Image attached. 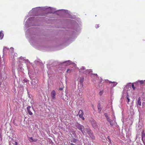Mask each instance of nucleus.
<instances>
[{
    "mask_svg": "<svg viewBox=\"0 0 145 145\" xmlns=\"http://www.w3.org/2000/svg\"><path fill=\"white\" fill-rule=\"evenodd\" d=\"M94 75L96 76H98V75L97 74H94Z\"/></svg>",
    "mask_w": 145,
    "mask_h": 145,
    "instance_id": "nucleus-33",
    "label": "nucleus"
},
{
    "mask_svg": "<svg viewBox=\"0 0 145 145\" xmlns=\"http://www.w3.org/2000/svg\"><path fill=\"white\" fill-rule=\"evenodd\" d=\"M112 82H111V81H109V82L110 83H112Z\"/></svg>",
    "mask_w": 145,
    "mask_h": 145,
    "instance_id": "nucleus-32",
    "label": "nucleus"
},
{
    "mask_svg": "<svg viewBox=\"0 0 145 145\" xmlns=\"http://www.w3.org/2000/svg\"><path fill=\"white\" fill-rule=\"evenodd\" d=\"M140 97H139L138 98V103L137 104V106H140L141 105V102L140 101Z\"/></svg>",
    "mask_w": 145,
    "mask_h": 145,
    "instance_id": "nucleus-8",
    "label": "nucleus"
},
{
    "mask_svg": "<svg viewBox=\"0 0 145 145\" xmlns=\"http://www.w3.org/2000/svg\"><path fill=\"white\" fill-rule=\"evenodd\" d=\"M10 49L12 50V52H14V48H13L11 47L10 48Z\"/></svg>",
    "mask_w": 145,
    "mask_h": 145,
    "instance_id": "nucleus-24",
    "label": "nucleus"
},
{
    "mask_svg": "<svg viewBox=\"0 0 145 145\" xmlns=\"http://www.w3.org/2000/svg\"><path fill=\"white\" fill-rule=\"evenodd\" d=\"M85 72H86L89 73L90 72V70L87 69L86 70Z\"/></svg>",
    "mask_w": 145,
    "mask_h": 145,
    "instance_id": "nucleus-20",
    "label": "nucleus"
},
{
    "mask_svg": "<svg viewBox=\"0 0 145 145\" xmlns=\"http://www.w3.org/2000/svg\"><path fill=\"white\" fill-rule=\"evenodd\" d=\"M84 80V78H83L81 77L80 78V82L81 83H82L83 81Z\"/></svg>",
    "mask_w": 145,
    "mask_h": 145,
    "instance_id": "nucleus-17",
    "label": "nucleus"
},
{
    "mask_svg": "<svg viewBox=\"0 0 145 145\" xmlns=\"http://www.w3.org/2000/svg\"><path fill=\"white\" fill-rule=\"evenodd\" d=\"M90 137L93 140L95 139V137L92 131L88 133Z\"/></svg>",
    "mask_w": 145,
    "mask_h": 145,
    "instance_id": "nucleus-7",
    "label": "nucleus"
},
{
    "mask_svg": "<svg viewBox=\"0 0 145 145\" xmlns=\"http://www.w3.org/2000/svg\"><path fill=\"white\" fill-rule=\"evenodd\" d=\"M144 103H145L143 102L142 103V105H143V104H144Z\"/></svg>",
    "mask_w": 145,
    "mask_h": 145,
    "instance_id": "nucleus-35",
    "label": "nucleus"
},
{
    "mask_svg": "<svg viewBox=\"0 0 145 145\" xmlns=\"http://www.w3.org/2000/svg\"><path fill=\"white\" fill-rule=\"evenodd\" d=\"M27 112L30 115H31L33 114V113L31 112V107L30 106H28L27 107Z\"/></svg>",
    "mask_w": 145,
    "mask_h": 145,
    "instance_id": "nucleus-6",
    "label": "nucleus"
},
{
    "mask_svg": "<svg viewBox=\"0 0 145 145\" xmlns=\"http://www.w3.org/2000/svg\"><path fill=\"white\" fill-rule=\"evenodd\" d=\"M86 68L84 67H82L80 69H79L80 72H81L82 71L84 70Z\"/></svg>",
    "mask_w": 145,
    "mask_h": 145,
    "instance_id": "nucleus-13",
    "label": "nucleus"
},
{
    "mask_svg": "<svg viewBox=\"0 0 145 145\" xmlns=\"http://www.w3.org/2000/svg\"><path fill=\"white\" fill-rule=\"evenodd\" d=\"M63 88H59V90H63Z\"/></svg>",
    "mask_w": 145,
    "mask_h": 145,
    "instance_id": "nucleus-31",
    "label": "nucleus"
},
{
    "mask_svg": "<svg viewBox=\"0 0 145 145\" xmlns=\"http://www.w3.org/2000/svg\"><path fill=\"white\" fill-rule=\"evenodd\" d=\"M76 140L74 139V138H73V140H72V141H71V142H72L74 143H76Z\"/></svg>",
    "mask_w": 145,
    "mask_h": 145,
    "instance_id": "nucleus-19",
    "label": "nucleus"
},
{
    "mask_svg": "<svg viewBox=\"0 0 145 145\" xmlns=\"http://www.w3.org/2000/svg\"><path fill=\"white\" fill-rule=\"evenodd\" d=\"M69 71L70 72H72V70L70 69H68L66 72H68Z\"/></svg>",
    "mask_w": 145,
    "mask_h": 145,
    "instance_id": "nucleus-25",
    "label": "nucleus"
},
{
    "mask_svg": "<svg viewBox=\"0 0 145 145\" xmlns=\"http://www.w3.org/2000/svg\"><path fill=\"white\" fill-rule=\"evenodd\" d=\"M29 140L30 142H36L37 140V139H33L32 137H29Z\"/></svg>",
    "mask_w": 145,
    "mask_h": 145,
    "instance_id": "nucleus-9",
    "label": "nucleus"
},
{
    "mask_svg": "<svg viewBox=\"0 0 145 145\" xmlns=\"http://www.w3.org/2000/svg\"><path fill=\"white\" fill-rule=\"evenodd\" d=\"M107 138H108V139L109 140L110 142L111 140H110L109 136H108L107 137Z\"/></svg>",
    "mask_w": 145,
    "mask_h": 145,
    "instance_id": "nucleus-30",
    "label": "nucleus"
},
{
    "mask_svg": "<svg viewBox=\"0 0 145 145\" xmlns=\"http://www.w3.org/2000/svg\"><path fill=\"white\" fill-rule=\"evenodd\" d=\"M118 83L116 82H112V86L114 87L116 86Z\"/></svg>",
    "mask_w": 145,
    "mask_h": 145,
    "instance_id": "nucleus-15",
    "label": "nucleus"
},
{
    "mask_svg": "<svg viewBox=\"0 0 145 145\" xmlns=\"http://www.w3.org/2000/svg\"><path fill=\"white\" fill-rule=\"evenodd\" d=\"M70 145H74V144H73V143H71Z\"/></svg>",
    "mask_w": 145,
    "mask_h": 145,
    "instance_id": "nucleus-34",
    "label": "nucleus"
},
{
    "mask_svg": "<svg viewBox=\"0 0 145 145\" xmlns=\"http://www.w3.org/2000/svg\"><path fill=\"white\" fill-rule=\"evenodd\" d=\"M91 124L93 127L95 129H97L98 127V125L95 121L93 119L91 120Z\"/></svg>",
    "mask_w": 145,
    "mask_h": 145,
    "instance_id": "nucleus-2",
    "label": "nucleus"
},
{
    "mask_svg": "<svg viewBox=\"0 0 145 145\" xmlns=\"http://www.w3.org/2000/svg\"><path fill=\"white\" fill-rule=\"evenodd\" d=\"M95 27L96 28H98L99 27V25H98V24L96 25L95 26Z\"/></svg>",
    "mask_w": 145,
    "mask_h": 145,
    "instance_id": "nucleus-26",
    "label": "nucleus"
},
{
    "mask_svg": "<svg viewBox=\"0 0 145 145\" xmlns=\"http://www.w3.org/2000/svg\"><path fill=\"white\" fill-rule=\"evenodd\" d=\"M98 109L100 110V111L101 110V108L100 107V106H98Z\"/></svg>",
    "mask_w": 145,
    "mask_h": 145,
    "instance_id": "nucleus-27",
    "label": "nucleus"
},
{
    "mask_svg": "<svg viewBox=\"0 0 145 145\" xmlns=\"http://www.w3.org/2000/svg\"><path fill=\"white\" fill-rule=\"evenodd\" d=\"M56 95V93L55 91L54 90H52L51 92V95L53 100L55 99Z\"/></svg>",
    "mask_w": 145,
    "mask_h": 145,
    "instance_id": "nucleus-4",
    "label": "nucleus"
},
{
    "mask_svg": "<svg viewBox=\"0 0 145 145\" xmlns=\"http://www.w3.org/2000/svg\"><path fill=\"white\" fill-rule=\"evenodd\" d=\"M14 145H18V143L17 142L15 141L14 143H13Z\"/></svg>",
    "mask_w": 145,
    "mask_h": 145,
    "instance_id": "nucleus-21",
    "label": "nucleus"
},
{
    "mask_svg": "<svg viewBox=\"0 0 145 145\" xmlns=\"http://www.w3.org/2000/svg\"><path fill=\"white\" fill-rule=\"evenodd\" d=\"M4 36V34L3 33V31H1L0 32V39H2Z\"/></svg>",
    "mask_w": 145,
    "mask_h": 145,
    "instance_id": "nucleus-11",
    "label": "nucleus"
},
{
    "mask_svg": "<svg viewBox=\"0 0 145 145\" xmlns=\"http://www.w3.org/2000/svg\"><path fill=\"white\" fill-rule=\"evenodd\" d=\"M76 127L82 132L84 133H85V130H84V127L83 125H80L78 123H77L76 125Z\"/></svg>",
    "mask_w": 145,
    "mask_h": 145,
    "instance_id": "nucleus-1",
    "label": "nucleus"
},
{
    "mask_svg": "<svg viewBox=\"0 0 145 145\" xmlns=\"http://www.w3.org/2000/svg\"><path fill=\"white\" fill-rule=\"evenodd\" d=\"M103 93V90L101 91L99 93V94L100 95H101Z\"/></svg>",
    "mask_w": 145,
    "mask_h": 145,
    "instance_id": "nucleus-18",
    "label": "nucleus"
},
{
    "mask_svg": "<svg viewBox=\"0 0 145 145\" xmlns=\"http://www.w3.org/2000/svg\"><path fill=\"white\" fill-rule=\"evenodd\" d=\"M104 115H105V117H106L107 120H108V119H109V118H110L109 117L108 115V114L107 113H105Z\"/></svg>",
    "mask_w": 145,
    "mask_h": 145,
    "instance_id": "nucleus-14",
    "label": "nucleus"
},
{
    "mask_svg": "<svg viewBox=\"0 0 145 145\" xmlns=\"http://www.w3.org/2000/svg\"><path fill=\"white\" fill-rule=\"evenodd\" d=\"M107 138H108V139L109 140L110 142L111 140H110L109 136H108L107 137Z\"/></svg>",
    "mask_w": 145,
    "mask_h": 145,
    "instance_id": "nucleus-29",
    "label": "nucleus"
},
{
    "mask_svg": "<svg viewBox=\"0 0 145 145\" xmlns=\"http://www.w3.org/2000/svg\"><path fill=\"white\" fill-rule=\"evenodd\" d=\"M126 97H127V99L128 100V102H129V101L130 99H129V97L127 95Z\"/></svg>",
    "mask_w": 145,
    "mask_h": 145,
    "instance_id": "nucleus-23",
    "label": "nucleus"
},
{
    "mask_svg": "<svg viewBox=\"0 0 145 145\" xmlns=\"http://www.w3.org/2000/svg\"><path fill=\"white\" fill-rule=\"evenodd\" d=\"M142 140L145 145V133L144 131H143L142 133Z\"/></svg>",
    "mask_w": 145,
    "mask_h": 145,
    "instance_id": "nucleus-5",
    "label": "nucleus"
},
{
    "mask_svg": "<svg viewBox=\"0 0 145 145\" xmlns=\"http://www.w3.org/2000/svg\"><path fill=\"white\" fill-rule=\"evenodd\" d=\"M138 82L140 84H142L144 83V81L142 80H140Z\"/></svg>",
    "mask_w": 145,
    "mask_h": 145,
    "instance_id": "nucleus-16",
    "label": "nucleus"
},
{
    "mask_svg": "<svg viewBox=\"0 0 145 145\" xmlns=\"http://www.w3.org/2000/svg\"><path fill=\"white\" fill-rule=\"evenodd\" d=\"M107 121H108V122L110 123V125L112 126H113V121L111 120L110 118H109V119H108V120H107Z\"/></svg>",
    "mask_w": 145,
    "mask_h": 145,
    "instance_id": "nucleus-10",
    "label": "nucleus"
},
{
    "mask_svg": "<svg viewBox=\"0 0 145 145\" xmlns=\"http://www.w3.org/2000/svg\"><path fill=\"white\" fill-rule=\"evenodd\" d=\"M78 114L79 115V117H80V118L82 119L83 120H84V118L83 116L84 115V113L82 110H79Z\"/></svg>",
    "mask_w": 145,
    "mask_h": 145,
    "instance_id": "nucleus-3",
    "label": "nucleus"
},
{
    "mask_svg": "<svg viewBox=\"0 0 145 145\" xmlns=\"http://www.w3.org/2000/svg\"><path fill=\"white\" fill-rule=\"evenodd\" d=\"M107 138H108V139L109 140L110 142L111 140H110L109 136H108L107 137Z\"/></svg>",
    "mask_w": 145,
    "mask_h": 145,
    "instance_id": "nucleus-28",
    "label": "nucleus"
},
{
    "mask_svg": "<svg viewBox=\"0 0 145 145\" xmlns=\"http://www.w3.org/2000/svg\"><path fill=\"white\" fill-rule=\"evenodd\" d=\"M132 86L133 89L135 90V87L134 86V85L133 84H132Z\"/></svg>",
    "mask_w": 145,
    "mask_h": 145,
    "instance_id": "nucleus-22",
    "label": "nucleus"
},
{
    "mask_svg": "<svg viewBox=\"0 0 145 145\" xmlns=\"http://www.w3.org/2000/svg\"><path fill=\"white\" fill-rule=\"evenodd\" d=\"M85 129H86V131L88 133L91 131L89 127H87V128H86Z\"/></svg>",
    "mask_w": 145,
    "mask_h": 145,
    "instance_id": "nucleus-12",
    "label": "nucleus"
}]
</instances>
